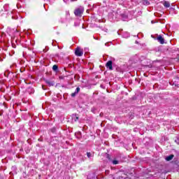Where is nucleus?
Masks as SVG:
<instances>
[{
	"mask_svg": "<svg viewBox=\"0 0 179 179\" xmlns=\"http://www.w3.org/2000/svg\"><path fill=\"white\" fill-rule=\"evenodd\" d=\"M83 12H85V8L83 7L78 8L74 10V14L78 17H82V15H83Z\"/></svg>",
	"mask_w": 179,
	"mask_h": 179,
	"instance_id": "obj_1",
	"label": "nucleus"
},
{
	"mask_svg": "<svg viewBox=\"0 0 179 179\" xmlns=\"http://www.w3.org/2000/svg\"><path fill=\"white\" fill-rule=\"evenodd\" d=\"M75 55L76 57H82L83 55V50L80 48H77L75 50Z\"/></svg>",
	"mask_w": 179,
	"mask_h": 179,
	"instance_id": "obj_2",
	"label": "nucleus"
},
{
	"mask_svg": "<svg viewBox=\"0 0 179 179\" xmlns=\"http://www.w3.org/2000/svg\"><path fill=\"white\" fill-rule=\"evenodd\" d=\"M44 82L46 85H48L49 87L54 86L55 85V81L52 80H48V79H43Z\"/></svg>",
	"mask_w": 179,
	"mask_h": 179,
	"instance_id": "obj_3",
	"label": "nucleus"
},
{
	"mask_svg": "<svg viewBox=\"0 0 179 179\" xmlns=\"http://www.w3.org/2000/svg\"><path fill=\"white\" fill-rule=\"evenodd\" d=\"M106 68H109L110 71H113V61L109 60L106 64Z\"/></svg>",
	"mask_w": 179,
	"mask_h": 179,
	"instance_id": "obj_4",
	"label": "nucleus"
},
{
	"mask_svg": "<svg viewBox=\"0 0 179 179\" xmlns=\"http://www.w3.org/2000/svg\"><path fill=\"white\" fill-rule=\"evenodd\" d=\"M157 41H159V43H160V44H164V38H163V36H162V35H159L157 37Z\"/></svg>",
	"mask_w": 179,
	"mask_h": 179,
	"instance_id": "obj_5",
	"label": "nucleus"
},
{
	"mask_svg": "<svg viewBox=\"0 0 179 179\" xmlns=\"http://www.w3.org/2000/svg\"><path fill=\"white\" fill-rule=\"evenodd\" d=\"M80 92V87H78L75 92L71 93V97H76V94H78Z\"/></svg>",
	"mask_w": 179,
	"mask_h": 179,
	"instance_id": "obj_6",
	"label": "nucleus"
},
{
	"mask_svg": "<svg viewBox=\"0 0 179 179\" xmlns=\"http://www.w3.org/2000/svg\"><path fill=\"white\" fill-rule=\"evenodd\" d=\"M173 159H174V155H171L166 157L165 160H166V162H171V160H173Z\"/></svg>",
	"mask_w": 179,
	"mask_h": 179,
	"instance_id": "obj_7",
	"label": "nucleus"
},
{
	"mask_svg": "<svg viewBox=\"0 0 179 179\" xmlns=\"http://www.w3.org/2000/svg\"><path fill=\"white\" fill-rule=\"evenodd\" d=\"M163 5L165 8H169L170 6V3L169 1H164Z\"/></svg>",
	"mask_w": 179,
	"mask_h": 179,
	"instance_id": "obj_8",
	"label": "nucleus"
},
{
	"mask_svg": "<svg viewBox=\"0 0 179 179\" xmlns=\"http://www.w3.org/2000/svg\"><path fill=\"white\" fill-rule=\"evenodd\" d=\"M52 70L57 72V71H58V66L57 64L53 65Z\"/></svg>",
	"mask_w": 179,
	"mask_h": 179,
	"instance_id": "obj_9",
	"label": "nucleus"
},
{
	"mask_svg": "<svg viewBox=\"0 0 179 179\" xmlns=\"http://www.w3.org/2000/svg\"><path fill=\"white\" fill-rule=\"evenodd\" d=\"M143 3L145 4V5H150V3L149 2V1H148V0H144L143 1Z\"/></svg>",
	"mask_w": 179,
	"mask_h": 179,
	"instance_id": "obj_10",
	"label": "nucleus"
},
{
	"mask_svg": "<svg viewBox=\"0 0 179 179\" xmlns=\"http://www.w3.org/2000/svg\"><path fill=\"white\" fill-rule=\"evenodd\" d=\"M73 116L76 117V119L74 120L76 122L79 120V117H78L76 115H73Z\"/></svg>",
	"mask_w": 179,
	"mask_h": 179,
	"instance_id": "obj_11",
	"label": "nucleus"
},
{
	"mask_svg": "<svg viewBox=\"0 0 179 179\" xmlns=\"http://www.w3.org/2000/svg\"><path fill=\"white\" fill-rule=\"evenodd\" d=\"M87 156L90 159V157H92V153L90 152H87Z\"/></svg>",
	"mask_w": 179,
	"mask_h": 179,
	"instance_id": "obj_12",
	"label": "nucleus"
},
{
	"mask_svg": "<svg viewBox=\"0 0 179 179\" xmlns=\"http://www.w3.org/2000/svg\"><path fill=\"white\" fill-rule=\"evenodd\" d=\"M113 164H118V161L117 160H113Z\"/></svg>",
	"mask_w": 179,
	"mask_h": 179,
	"instance_id": "obj_13",
	"label": "nucleus"
},
{
	"mask_svg": "<svg viewBox=\"0 0 179 179\" xmlns=\"http://www.w3.org/2000/svg\"><path fill=\"white\" fill-rule=\"evenodd\" d=\"M43 90H45V87H44V85H42Z\"/></svg>",
	"mask_w": 179,
	"mask_h": 179,
	"instance_id": "obj_14",
	"label": "nucleus"
},
{
	"mask_svg": "<svg viewBox=\"0 0 179 179\" xmlns=\"http://www.w3.org/2000/svg\"><path fill=\"white\" fill-rule=\"evenodd\" d=\"M107 157H108V159H110V155H107Z\"/></svg>",
	"mask_w": 179,
	"mask_h": 179,
	"instance_id": "obj_15",
	"label": "nucleus"
},
{
	"mask_svg": "<svg viewBox=\"0 0 179 179\" xmlns=\"http://www.w3.org/2000/svg\"><path fill=\"white\" fill-rule=\"evenodd\" d=\"M51 131H52V132H54V129H52Z\"/></svg>",
	"mask_w": 179,
	"mask_h": 179,
	"instance_id": "obj_16",
	"label": "nucleus"
},
{
	"mask_svg": "<svg viewBox=\"0 0 179 179\" xmlns=\"http://www.w3.org/2000/svg\"><path fill=\"white\" fill-rule=\"evenodd\" d=\"M0 115H2V113L0 112Z\"/></svg>",
	"mask_w": 179,
	"mask_h": 179,
	"instance_id": "obj_17",
	"label": "nucleus"
}]
</instances>
